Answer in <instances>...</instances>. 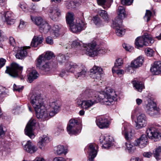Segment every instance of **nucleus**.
<instances>
[{
	"label": "nucleus",
	"instance_id": "51",
	"mask_svg": "<svg viewBox=\"0 0 161 161\" xmlns=\"http://www.w3.org/2000/svg\"><path fill=\"white\" fill-rule=\"evenodd\" d=\"M152 15V13L149 10H147L146 11L145 16L144 17L145 20L148 22L150 19L151 16Z\"/></svg>",
	"mask_w": 161,
	"mask_h": 161
},
{
	"label": "nucleus",
	"instance_id": "61",
	"mask_svg": "<svg viewBox=\"0 0 161 161\" xmlns=\"http://www.w3.org/2000/svg\"><path fill=\"white\" fill-rule=\"evenodd\" d=\"M123 47L127 50L129 51L130 49H132L133 48L132 47H130L127 45V44H123Z\"/></svg>",
	"mask_w": 161,
	"mask_h": 161
},
{
	"label": "nucleus",
	"instance_id": "28",
	"mask_svg": "<svg viewBox=\"0 0 161 161\" xmlns=\"http://www.w3.org/2000/svg\"><path fill=\"white\" fill-rule=\"evenodd\" d=\"M28 71L29 72L27 75L28 80L30 83L32 82L39 76V74L35 70H28Z\"/></svg>",
	"mask_w": 161,
	"mask_h": 161
},
{
	"label": "nucleus",
	"instance_id": "16",
	"mask_svg": "<svg viewBox=\"0 0 161 161\" xmlns=\"http://www.w3.org/2000/svg\"><path fill=\"white\" fill-rule=\"evenodd\" d=\"M148 144V138L145 134L142 135L139 138L135 141L134 144L135 146H138L140 148H143Z\"/></svg>",
	"mask_w": 161,
	"mask_h": 161
},
{
	"label": "nucleus",
	"instance_id": "23",
	"mask_svg": "<svg viewBox=\"0 0 161 161\" xmlns=\"http://www.w3.org/2000/svg\"><path fill=\"white\" fill-rule=\"evenodd\" d=\"M30 48V47H25L19 48L17 53L15 55L16 57L18 59H22L26 56L27 52L26 49Z\"/></svg>",
	"mask_w": 161,
	"mask_h": 161
},
{
	"label": "nucleus",
	"instance_id": "34",
	"mask_svg": "<svg viewBox=\"0 0 161 161\" xmlns=\"http://www.w3.org/2000/svg\"><path fill=\"white\" fill-rule=\"evenodd\" d=\"M39 28L41 32L46 33L50 30L51 26L45 21V22H44L43 24L40 26Z\"/></svg>",
	"mask_w": 161,
	"mask_h": 161
},
{
	"label": "nucleus",
	"instance_id": "57",
	"mask_svg": "<svg viewBox=\"0 0 161 161\" xmlns=\"http://www.w3.org/2000/svg\"><path fill=\"white\" fill-rule=\"evenodd\" d=\"M9 43L11 45L14 47L15 46V42L14 39L12 37L10 36L9 38Z\"/></svg>",
	"mask_w": 161,
	"mask_h": 161
},
{
	"label": "nucleus",
	"instance_id": "24",
	"mask_svg": "<svg viewBox=\"0 0 161 161\" xmlns=\"http://www.w3.org/2000/svg\"><path fill=\"white\" fill-rule=\"evenodd\" d=\"M150 70L153 74L158 75L161 72V61H156L151 67Z\"/></svg>",
	"mask_w": 161,
	"mask_h": 161
},
{
	"label": "nucleus",
	"instance_id": "64",
	"mask_svg": "<svg viewBox=\"0 0 161 161\" xmlns=\"http://www.w3.org/2000/svg\"><path fill=\"white\" fill-rule=\"evenodd\" d=\"M53 161H66L65 159L61 157H56L53 159Z\"/></svg>",
	"mask_w": 161,
	"mask_h": 161
},
{
	"label": "nucleus",
	"instance_id": "30",
	"mask_svg": "<svg viewBox=\"0 0 161 161\" xmlns=\"http://www.w3.org/2000/svg\"><path fill=\"white\" fill-rule=\"evenodd\" d=\"M93 91L90 89H86L81 94L82 98L86 99H91L93 97H97L93 94Z\"/></svg>",
	"mask_w": 161,
	"mask_h": 161
},
{
	"label": "nucleus",
	"instance_id": "7",
	"mask_svg": "<svg viewBox=\"0 0 161 161\" xmlns=\"http://www.w3.org/2000/svg\"><path fill=\"white\" fill-rule=\"evenodd\" d=\"M147 113L151 116L157 117L160 114V109L157 107V105L154 102L151 101L149 102L146 106Z\"/></svg>",
	"mask_w": 161,
	"mask_h": 161
},
{
	"label": "nucleus",
	"instance_id": "39",
	"mask_svg": "<svg viewBox=\"0 0 161 161\" xmlns=\"http://www.w3.org/2000/svg\"><path fill=\"white\" fill-rule=\"evenodd\" d=\"M134 86L139 92H141L144 86L142 82L139 81H134L133 83Z\"/></svg>",
	"mask_w": 161,
	"mask_h": 161
},
{
	"label": "nucleus",
	"instance_id": "46",
	"mask_svg": "<svg viewBox=\"0 0 161 161\" xmlns=\"http://www.w3.org/2000/svg\"><path fill=\"white\" fill-rule=\"evenodd\" d=\"M38 68L41 70L45 72L49 71L50 69L49 63L47 62H46L44 64L42 65L41 66L38 67Z\"/></svg>",
	"mask_w": 161,
	"mask_h": 161
},
{
	"label": "nucleus",
	"instance_id": "36",
	"mask_svg": "<svg viewBox=\"0 0 161 161\" xmlns=\"http://www.w3.org/2000/svg\"><path fill=\"white\" fill-rule=\"evenodd\" d=\"M47 60L44 57V55L42 54L39 56L37 59V63L36 66L38 67L41 66L42 65L44 64L46 62H47Z\"/></svg>",
	"mask_w": 161,
	"mask_h": 161
},
{
	"label": "nucleus",
	"instance_id": "20",
	"mask_svg": "<svg viewBox=\"0 0 161 161\" xmlns=\"http://www.w3.org/2000/svg\"><path fill=\"white\" fill-rule=\"evenodd\" d=\"M35 110L36 116L38 119H46L48 117V114L46 112V110L44 105L35 109Z\"/></svg>",
	"mask_w": 161,
	"mask_h": 161
},
{
	"label": "nucleus",
	"instance_id": "26",
	"mask_svg": "<svg viewBox=\"0 0 161 161\" xmlns=\"http://www.w3.org/2000/svg\"><path fill=\"white\" fill-rule=\"evenodd\" d=\"M143 60V57L142 56H140L131 62L130 66L135 68L140 67L142 66Z\"/></svg>",
	"mask_w": 161,
	"mask_h": 161
},
{
	"label": "nucleus",
	"instance_id": "25",
	"mask_svg": "<svg viewBox=\"0 0 161 161\" xmlns=\"http://www.w3.org/2000/svg\"><path fill=\"white\" fill-rule=\"evenodd\" d=\"M109 136H106L102 135L100 137V142L101 143H103L104 145L103 147L105 148H108L111 146V142L113 139L112 138L110 139Z\"/></svg>",
	"mask_w": 161,
	"mask_h": 161
},
{
	"label": "nucleus",
	"instance_id": "17",
	"mask_svg": "<svg viewBox=\"0 0 161 161\" xmlns=\"http://www.w3.org/2000/svg\"><path fill=\"white\" fill-rule=\"evenodd\" d=\"M103 69L97 66H94L91 69V77L93 79L99 80L100 79L101 75L102 74Z\"/></svg>",
	"mask_w": 161,
	"mask_h": 161
},
{
	"label": "nucleus",
	"instance_id": "50",
	"mask_svg": "<svg viewBox=\"0 0 161 161\" xmlns=\"http://www.w3.org/2000/svg\"><path fill=\"white\" fill-rule=\"evenodd\" d=\"M145 52L147 56L152 57L153 55L154 52L152 49L147 47L145 49Z\"/></svg>",
	"mask_w": 161,
	"mask_h": 161
},
{
	"label": "nucleus",
	"instance_id": "41",
	"mask_svg": "<svg viewBox=\"0 0 161 161\" xmlns=\"http://www.w3.org/2000/svg\"><path fill=\"white\" fill-rule=\"evenodd\" d=\"M56 150V153L58 155H60L63 153L66 154L67 152L64 150L63 146L58 145L55 149Z\"/></svg>",
	"mask_w": 161,
	"mask_h": 161
},
{
	"label": "nucleus",
	"instance_id": "6",
	"mask_svg": "<svg viewBox=\"0 0 161 161\" xmlns=\"http://www.w3.org/2000/svg\"><path fill=\"white\" fill-rule=\"evenodd\" d=\"M81 123L75 119L70 120L67 127V130L68 133L71 134H76L80 132Z\"/></svg>",
	"mask_w": 161,
	"mask_h": 161
},
{
	"label": "nucleus",
	"instance_id": "35",
	"mask_svg": "<svg viewBox=\"0 0 161 161\" xmlns=\"http://www.w3.org/2000/svg\"><path fill=\"white\" fill-rule=\"evenodd\" d=\"M31 19L35 24L40 27L43 24L44 22L46 21L44 20L42 18L40 17L34 18V17H31Z\"/></svg>",
	"mask_w": 161,
	"mask_h": 161
},
{
	"label": "nucleus",
	"instance_id": "15",
	"mask_svg": "<svg viewBox=\"0 0 161 161\" xmlns=\"http://www.w3.org/2000/svg\"><path fill=\"white\" fill-rule=\"evenodd\" d=\"M147 123V117L144 114H140L137 117L136 127L137 129H141L145 127L146 126Z\"/></svg>",
	"mask_w": 161,
	"mask_h": 161
},
{
	"label": "nucleus",
	"instance_id": "5",
	"mask_svg": "<svg viewBox=\"0 0 161 161\" xmlns=\"http://www.w3.org/2000/svg\"><path fill=\"white\" fill-rule=\"evenodd\" d=\"M22 69V67L15 63H13L10 66H7L5 72L12 77H16L21 73Z\"/></svg>",
	"mask_w": 161,
	"mask_h": 161
},
{
	"label": "nucleus",
	"instance_id": "4",
	"mask_svg": "<svg viewBox=\"0 0 161 161\" xmlns=\"http://www.w3.org/2000/svg\"><path fill=\"white\" fill-rule=\"evenodd\" d=\"M161 126L160 125L150 127L146 131L147 135L152 139H154L155 141L160 140L161 138L160 131Z\"/></svg>",
	"mask_w": 161,
	"mask_h": 161
},
{
	"label": "nucleus",
	"instance_id": "58",
	"mask_svg": "<svg viewBox=\"0 0 161 161\" xmlns=\"http://www.w3.org/2000/svg\"><path fill=\"white\" fill-rule=\"evenodd\" d=\"M58 59L59 63H62L64 62L65 58L64 55H62L61 56L58 57Z\"/></svg>",
	"mask_w": 161,
	"mask_h": 161
},
{
	"label": "nucleus",
	"instance_id": "13",
	"mask_svg": "<svg viewBox=\"0 0 161 161\" xmlns=\"http://www.w3.org/2000/svg\"><path fill=\"white\" fill-rule=\"evenodd\" d=\"M86 99V100L82 101L81 104V107L86 109L89 108L95 103L100 101L99 98L97 97H93V98H92L91 99Z\"/></svg>",
	"mask_w": 161,
	"mask_h": 161
},
{
	"label": "nucleus",
	"instance_id": "48",
	"mask_svg": "<svg viewBox=\"0 0 161 161\" xmlns=\"http://www.w3.org/2000/svg\"><path fill=\"white\" fill-rule=\"evenodd\" d=\"M123 64V61L121 59H118L116 60V62L115 63L114 67L112 68V72L113 73H114V71L115 68H118L122 65Z\"/></svg>",
	"mask_w": 161,
	"mask_h": 161
},
{
	"label": "nucleus",
	"instance_id": "42",
	"mask_svg": "<svg viewBox=\"0 0 161 161\" xmlns=\"http://www.w3.org/2000/svg\"><path fill=\"white\" fill-rule=\"evenodd\" d=\"M98 14L104 19L105 20L108 21L109 17L107 12L103 10H99L98 12Z\"/></svg>",
	"mask_w": 161,
	"mask_h": 161
},
{
	"label": "nucleus",
	"instance_id": "3",
	"mask_svg": "<svg viewBox=\"0 0 161 161\" xmlns=\"http://www.w3.org/2000/svg\"><path fill=\"white\" fill-rule=\"evenodd\" d=\"M154 42L151 36L145 35L142 36L137 37L135 40V44L137 48L142 47L144 46L151 45Z\"/></svg>",
	"mask_w": 161,
	"mask_h": 161
},
{
	"label": "nucleus",
	"instance_id": "10",
	"mask_svg": "<svg viewBox=\"0 0 161 161\" xmlns=\"http://www.w3.org/2000/svg\"><path fill=\"white\" fill-rule=\"evenodd\" d=\"M115 94L114 90L112 89H109L107 90V92L105 93L104 97L102 98L103 102L105 103L108 105H110L116 100V98L114 96Z\"/></svg>",
	"mask_w": 161,
	"mask_h": 161
},
{
	"label": "nucleus",
	"instance_id": "59",
	"mask_svg": "<svg viewBox=\"0 0 161 161\" xmlns=\"http://www.w3.org/2000/svg\"><path fill=\"white\" fill-rule=\"evenodd\" d=\"M6 61V59L3 58H0V68H1L4 65Z\"/></svg>",
	"mask_w": 161,
	"mask_h": 161
},
{
	"label": "nucleus",
	"instance_id": "38",
	"mask_svg": "<svg viewBox=\"0 0 161 161\" xmlns=\"http://www.w3.org/2000/svg\"><path fill=\"white\" fill-rule=\"evenodd\" d=\"M126 148L128 150L129 153H132L136 149V146L135 145H133L130 142L128 141L125 143Z\"/></svg>",
	"mask_w": 161,
	"mask_h": 161
},
{
	"label": "nucleus",
	"instance_id": "63",
	"mask_svg": "<svg viewBox=\"0 0 161 161\" xmlns=\"http://www.w3.org/2000/svg\"><path fill=\"white\" fill-rule=\"evenodd\" d=\"M21 8L25 12H27L28 11L27 5L25 4H22L21 5Z\"/></svg>",
	"mask_w": 161,
	"mask_h": 161
},
{
	"label": "nucleus",
	"instance_id": "2",
	"mask_svg": "<svg viewBox=\"0 0 161 161\" xmlns=\"http://www.w3.org/2000/svg\"><path fill=\"white\" fill-rule=\"evenodd\" d=\"M96 43L95 42H92L88 44L87 46L83 48L87 54L92 57L97 56L98 53H103L106 52L107 50L104 48L97 49L96 48Z\"/></svg>",
	"mask_w": 161,
	"mask_h": 161
},
{
	"label": "nucleus",
	"instance_id": "8",
	"mask_svg": "<svg viewBox=\"0 0 161 161\" xmlns=\"http://www.w3.org/2000/svg\"><path fill=\"white\" fill-rule=\"evenodd\" d=\"M50 107L48 110L49 115L51 117L54 116L60 110L61 103L58 100H55L50 102L49 104Z\"/></svg>",
	"mask_w": 161,
	"mask_h": 161
},
{
	"label": "nucleus",
	"instance_id": "32",
	"mask_svg": "<svg viewBox=\"0 0 161 161\" xmlns=\"http://www.w3.org/2000/svg\"><path fill=\"white\" fill-rule=\"evenodd\" d=\"M85 0H76L74 1H68L66 3V6L68 9L74 8L78 3L84 2Z\"/></svg>",
	"mask_w": 161,
	"mask_h": 161
},
{
	"label": "nucleus",
	"instance_id": "27",
	"mask_svg": "<svg viewBox=\"0 0 161 161\" xmlns=\"http://www.w3.org/2000/svg\"><path fill=\"white\" fill-rule=\"evenodd\" d=\"M24 149L27 152L32 153L35 152L37 149L32 143L31 142L28 141L24 146Z\"/></svg>",
	"mask_w": 161,
	"mask_h": 161
},
{
	"label": "nucleus",
	"instance_id": "52",
	"mask_svg": "<svg viewBox=\"0 0 161 161\" xmlns=\"http://www.w3.org/2000/svg\"><path fill=\"white\" fill-rule=\"evenodd\" d=\"M6 22L7 25H13L14 23L15 22V19L14 18H13L11 19H9L5 21H4Z\"/></svg>",
	"mask_w": 161,
	"mask_h": 161
},
{
	"label": "nucleus",
	"instance_id": "47",
	"mask_svg": "<svg viewBox=\"0 0 161 161\" xmlns=\"http://www.w3.org/2000/svg\"><path fill=\"white\" fill-rule=\"evenodd\" d=\"M49 138L47 136L44 135L40 138V140L39 142V144L41 145H43L44 143L46 142H49Z\"/></svg>",
	"mask_w": 161,
	"mask_h": 161
},
{
	"label": "nucleus",
	"instance_id": "56",
	"mask_svg": "<svg viewBox=\"0 0 161 161\" xmlns=\"http://www.w3.org/2000/svg\"><path fill=\"white\" fill-rule=\"evenodd\" d=\"M13 89L14 91L20 92L23 89V86L19 87V86H17L15 84H14L13 86Z\"/></svg>",
	"mask_w": 161,
	"mask_h": 161
},
{
	"label": "nucleus",
	"instance_id": "33",
	"mask_svg": "<svg viewBox=\"0 0 161 161\" xmlns=\"http://www.w3.org/2000/svg\"><path fill=\"white\" fill-rule=\"evenodd\" d=\"M83 44L79 40H75L74 41L71 45H69V46H66L65 47L66 49H69L71 48L72 47H78L80 49H82L80 48L83 47Z\"/></svg>",
	"mask_w": 161,
	"mask_h": 161
},
{
	"label": "nucleus",
	"instance_id": "49",
	"mask_svg": "<svg viewBox=\"0 0 161 161\" xmlns=\"http://www.w3.org/2000/svg\"><path fill=\"white\" fill-rule=\"evenodd\" d=\"M46 60H48L51 59L53 57H54V53L51 52L47 51L45 54H42Z\"/></svg>",
	"mask_w": 161,
	"mask_h": 161
},
{
	"label": "nucleus",
	"instance_id": "22",
	"mask_svg": "<svg viewBox=\"0 0 161 161\" xmlns=\"http://www.w3.org/2000/svg\"><path fill=\"white\" fill-rule=\"evenodd\" d=\"M14 14L10 11L0 12V24L3 23L4 21L14 18Z\"/></svg>",
	"mask_w": 161,
	"mask_h": 161
},
{
	"label": "nucleus",
	"instance_id": "54",
	"mask_svg": "<svg viewBox=\"0 0 161 161\" xmlns=\"http://www.w3.org/2000/svg\"><path fill=\"white\" fill-rule=\"evenodd\" d=\"M27 24V23L24 21V20L21 19L20 20L19 24L18 26L20 29H22L25 27Z\"/></svg>",
	"mask_w": 161,
	"mask_h": 161
},
{
	"label": "nucleus",
	"instance_id": "53",
	"mask_svg": "<svg viewBox=\"0 0 161 161\" xmlns=\"http://www.w3.org/2000/svg\"><path fill=\"white\" fill-rule=\"evenodd\" d=\"M133 0H121V3L123 5H130L133 3Z\"/></svg>",
	"mask_w": 161,
	"mask_h": 161
},
{
	"label": "nucleus",
	"instance_id": "60",
	"mask_svg": "<svg viewBox=\"0 0 161 161\" xmlns=\"http://www.w3.org/2000/svg\"><path fill=\"white\" fill-rule=\"evenodd\" d=\"M5 131L2 126H0V138L3 137L5 134Z\"/></svg>",
	"mask_w": 161,
	"mask_h": 161
},
{
	"label": "nucleus",
	"instance_id": "14",
	"mask_svg": "<svg viewBox=\"0 0 161 161\" xmlns=\"http://www.w3.org/2000/svg\"><path fill=\"white\" fill-rule=\"evenodd\" d=\"M122 22L121 19H119L118 21L114 20L113 22V27L115 29L117 35L119 36H122L125 33V29L120 26Z\"/></svg>",
	"mask_w": 161,
	"mask_h": 161
},
{
	"label": "nucleus",
	"instance_id": "55",
	"mask_svg": "<svg viewBox=\"0 0 161 161\" xmlns=\"http://www.w3.org/2000/svg\"><path fill=\"white\" fill-rule=\"evenodd\" d=\"M46 43L52 45L53 43V38L51 36H48L46 39Z\"/></svg>",
	"mask_w": 161,
	"mask_h": 161
},
{
	"label": "nucleus",
	"instance_id": "29",
	"mask_svg": "<svg viewBox=\"0 0 161 161\" xmlns=\"http://www.w3.org/2000/svg\"><path fill=\"white\" fill-rule=\"evenodd\" d=\"M126 17L124 8L123 6H119L118 8V15L114 20L118 21L119 19H122Z\"/></svg>",
	"mask_w": 161,
	"mask_h": 161
},
{
	"label": "nucleus",
	"instance_id": "40",
	"mask_svg": "<svg viewBox=\"0 0 161 161\" xmlns=\"http://www.w3.org/2000/svg\"><path fill=\"white\" fill-rule=\"evenodd\" d=\"M74 14L73 13H69L66 16L67 23L69 24V26L72 25L74 21Z\"/></svg>",
	"mask_w": 161,
	"mask_h": 161
},
{
	"label": "nucleus",
	"instance_id": "43",
	"mask_svg": "<svg viewBox=\"0 0 161 161\" xmlns=\"http://www.w3.org/2000/svg\"><path fill=\"white\" fill-rule=\"evenodd\" d=\"M61 28L60 26L58 25H54L53 27V33L54 35V36L57 37L59 36V31Z\"/></svg>",
	"mask_w": 161,
	"mask_h": 161
},
{
	"label": "nucleus",
	"instance_id": "37",
	"mask_svg": "<svg viewBox=\"0 0 161 161\" xmlns=\"http://www.w3.org/2000/svg\"><path fill=\"white\" fill-rule=\"evenodd\" d=\"M92 20L94 23L97 27H100L103 25L102 20L97 15L93 18Z\"/></svg>",
	"mask_w": 161,
	"mask_h": 161
},
{
	"label": "nucleus",
	"instance_id": "62",
	"mask_svg": "<svg viewBox=\"0 0 161 161\" xmlns=\"http://www.w3.org/2000/svg\"><path fill=\"white\" fill-rule=\"evenodd\" d=\"M116 73L118 75H123L124 73V71L123 70L119 69V70H116L114 69V73Z\"/></svg>",
	"mask_w": 161,
	"mask_h": 161
},
{
	"label": "nucleus",
	"instance_id": "21",
	"mask_svg": "<svg viewBox=\"0 0 161 161\" xmlns=\"http://www.w3.org/2000/svg\"><path fill=\"white\" fill-rule=\"evenodd\" d=\"M97 125L101 129L107 128L108 126V120L104 117H99L96 120Z\"/></svg>",
	"mask_w": 161,
	"mask_h": 161
},
{
	"label": "nucleus",
	"instance_id": "18",
	"mask_svg": "<svg viewBox=\"0 0 161 161\" xmlns=\"http://www.w3.org/2000/svg\"><path fill=\"white\" fill-rule=\"evenodd\" d=\"M97 146L95 144H90L87 146L88 152L89 153V158L94 159L97 154Z\"/></svg>",
	"mask_w": 161,
	"mask_h": 161
},
{
	"label": "nucleus",
	"instance_id": "1",
	"mask_svg": "<svg viewBox=\"0 0 161 161\" xmlns=\"http://www.w3.org/2000/svg\"><path fill=\"white\" fill-rule=\"evenodd\" d=\"M66 70L73 73L75 77L80 80L85 79L88 75V70L84 66L71 62L66 64Z\"/></svg>",
	"mask_w": 161,
	"mask_h": 161
},
{
	"label": "nucleus",
	"instance_id": "44",
	"mask_svg": "<svg viewBox=\"0 0 161 161\" xmlns=\"http://www.w3.org/2000/svg\"><path fill=\"white\" fill-rule=\"evenodd\" d=\"M153 154L156 159L158 158L161 155V146H159L156 148L155 151L153 152Z\"/></svg>",
	"mask_w": 161,
	"mask_h": 161
},
{
	"label": "nucleus",
	"instance_id": "12",
	"mask_svg": "<svg viewBox=\"0 0 161 161\" xmlns=\"http://www.w3.org/2000/svg\"><path fill=\"white\" fill-rule=\"evenodd\" d=\"M36 123V120L34 119H30L25 129V134L31 138H33L35 137L33 130L34 127L35 126Z\"/></svg>",
	"mask_w": 161,
	"mask_h": 161
},
{
	"label": "nucleus",
	"instance_id": "9",
	"mask_svg": "<svg viewBox=\"0 0 161 161\" xmlns=\"http://www.w3.org/2000/svg\"><path fill=\"white\" fill-rule=\"evenodd\" d=\"M30 101L35 109L44 105L43 98L40 95H32L31 97Z\"/></svg>",
	"mask_w": 161,
	"mask_h": 161
},
{
	"label": "nucleus",
	"instance_id": "45",
	"mask_svg": "<svg viewBox=\"0 0 161 161\" xmlns=\"http://www.w3.org/2000/svg\"><path fill=\"white\" fill-rule=\"evenodd\" d=\"M133 135V134L132 132V131L130 130L128 131H127L126 130L125 131L124 136L125 139L128 141H130Z\"/></svg>",
	"mask_w": 161,
	"mask_h": 161
},
{
	"label": "nucleus",
	"instance_id": "11",
	"mask_svg": "<svg viewBox=\"0 0 161 161\" xmlns=\"http://www.w3.org/2000/svg\"><path fill=\"white\" fill-rule=\"evenodd\" d=\"M86 24L84 20H79L75 23L70 26V29L73 33H79L85 29Z\"/></svg>",
	"mask_w": 161,
	"mask_h": 161
},
{
	"label": "nucleus",
	"instance_id": "19",
	"mask_svg": "<svg viewBox=\"0 0 161 161\" xmlns=\"http://www.w3.org/2000/svg\"><path fill=\"white\" fill-rule=\"evenodd\" d=\"M49 12L50 18L53 20H57L61 15V12L59 9L56 6L51 8Z\"/></svg>",
	"mask_w": 161,
	"mask_h": 161
},
{
	"label": "nucleus",
	"instance_id": "31",
	"mask_svg": "<svg viewBox=\"0 0 161 161\" xmlns=\"http://www.w3.org/2000/svg\"><path fill=\"white\" fill-rule=\"evenodd\" d=\"M43 39V38L42 37L34 36L31 42V46L32 47H36L42 43Z\"/></svg>",
	"mask_w": 161,
	"mask_h": 161
}]
</instances>
